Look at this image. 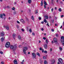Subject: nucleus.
<instances>
[{
	"label": "nucleus",
	"instance_id": "nucleus-1",
	"mask_svg": "<svg viewBox=\"0 0 64 64\" xmlns=\"http://www.w3.org/2000/svg\"><path fill=\"white\" fill-rule=\"evenodd\" d=\"M10 49H13V51L14 52L16 50V49L17 48L16 45H14V46L13 45H11L10 46Z\"/></svg>",
	"mask_w": 64,
	"mask_h": 64
},
{
	"label": "nucleus",
	"instance_id": "nucleus-2",
	"mask_svg": "<svg viewBox=\"0 0 64 64\" xmlns=\"http://www.w3.org/2000/svg\"><path fill=\"white\" fill-rule=\"evenodd\" d=\"M61 39L62 40L61 41V42L62 44V46H64V37L62 36L61 37Z\"/></svg>",
	"mask_w": 64,
	"mask_h": 64
},
{
	"label": "nucleus",
	"instance_id": "nucleus-3",
	"mask_svg": "<svg viewBox=\"0 0 64 64\" xmlns=\"http://www.w3.org/2000/svg\"><path fill=\"white\" fill-rule=\"evenodd\" d=\"M27 49H28V48H27V47L26 46L24 48L23 50V52H24V54H26V51Z\"/></svg>",
	"mask_w": 64,
	"mask_h": 64
},
{
	"label": "nucleus",
	"instance_id": "nucleus-4",
	"mask_svg": "<svg viewBox=\"0 0 64 64\" xmlns=\"http://www.w3.org/2000/svg\"><path fill=\"white\" fill-rule=\"evenodd\" d=\"M58 64H60V62L61 63V64H62L63 60L61 58H60L58 59Z\"/></svg>",
	"mask_w": 64,
	"mask_h": 64
},
{
	"label": "nucleus",
	"instance_id": "nucleus-5",
	"mask_svg": "<svg viewBox=\"0 0 64 64\" xmlns=\"http://www.w3.org/2000/svg\"><path fill=\"white\" fill-rule=\"evenodd\" d=\"M10 45V44L9 42H7L5 46L6 48H9Z\"/></svg>",
	"mask_w": 64,
	"mask_h": 64
},
{
	"label": "nucleus",
	"instance_id": "nucleus-6",
	"mask_svg": "<svg viewBox=\"0 0 64 64\" xmlns=\"http://www.w3.org/2000/svg\"><path fill=\"white\" fill-rule=\"evenodd\" d=\"M54 40L55 43H57V39L56 38H54Z\"/></svg>",
	"mask_w": 64,
	"mask_h": 64
},
{
	"label": "nucleus",
	"instance_id": "nucleus-7",
	"mask_svg": "<svg viewBox=\"0 0 64 64\" xmlns=\"http://www.w3.org/2000/svg\"><path fill=\"white\" fill-rule=\"evenodd\" d=\"M32 57H33V58H35V57L36 56V55L34 53H32Z\"/></svg>",
	"mask_w": 64,
	"mask_h": 64
},
{
	"label": "nucleus",
	"instance_id": "nucleus-8",
	"mask_svg": "<svg viewBox=\"0 0 64 64\" xmlns=\"http://www.w3.org/2000/svg\"><path fill=\"white\" fill-rule=\"evenodd\" d=\"M4 27L6 28V29L7 30H9V27L8 26H4Z\"/></svg>",
	"mask_w": 64,
	"mask_h": 64
},
{
	"label": "nucleus",
	"instance_id": "nucleus-9",
	"mask_svg": "<svg viewBox=\"0 0 64 64\" xmlns=\"http://www.w3.org/2000/svg\"><path fill=\"white\" fill-rule=\"evenodd\" d=\"M14 64H18V63H17V60H14Z\"/></svg>",
	"mask_w": 64,
	"mask_h": 64
},
{
	"label": "nucleus",
	"instance_id": "nucleus-10",
	"mask_svg": "<svg viewBox=\"0 0 64 64\" xmlns=\"http://www.w3.org/2000/svg\"><path fill=\"white\" fill-rule=\"evenodd\" d=\"M1 36H4V35H5L4 32H1Z\"/></svg>",
	"mask_w": 64,
	"mask_h": 64
},
{
	"label": "nucleus",
	"instance_id": "nucleus-11",
	"mask_svg": "<svg viewBox=\"0 0 64 64\" xmlns=\"http://www.w3.org/2000/svg\"><path fill=\"white\" fill-rule=\"evenodd\" d=\"M44 6H47V3L45 1H44Z\"/></svg>",
	"mask_w": 64,
	"mask_h": 64
},
{
	"label": "nucleus",
	"instance_id": "nucleus-12",
	"mask_svg": "<svg viewBox=\"0 0 64 64\" xmlns=\"http://www.w3.org/2000/svg\"><path fill=\"white\" fill-rule=\"evenodd\" d=\"M32 1V0H28V3H29V4H30L31 3Z\"/></svg>",
	"mask_w": 64,
	"mask_h": 64
},
{
	"label": "nucleus",
	"instance_id": "nucleus-13",
	"mask_svg": "<svg viewBox=\"0 0 64 64\" xmlns=\"http://www.w3.org/2000/svg\"><path fill=\"white\" fill-rule=\"evenodd\" d=\"M5 39V38H3L2 37L1 38V40L2 42H3V41H4V40Z\"/></svg>",
	"mask_w": 64,
	"mask_h": 64
},
{
	"label": "nucleus",
	"instance_id": "nucleus-14",
	"mask_svg": "<svg viewBox=\"0 0 64 64\" xmlns=\"http://www.w3.org/2000/svg\"><path fill=\"white\" fill-rule=\"evenodd\" d=\"M42 1H41V3H40V5L41 6H42L43 5V0H42Z\"/></svg>",
	"mask_w": 64,
	"mask_h": 64
},
{
	"label": "nucleus",
	"instance_id": "nucleus-15",
	"mask_svg": "<svg viewBox=\"0 0 64 64\" xmlns=\"http://www.w3.org/2000/svg\"><path fill=\"white\" fill-rule=\"evenodd\" d=\"M44 64H48V62L47 60H45L44 62Z\"/></svg>",
	"mask_w": 64,
	"mask_h": 64
},
{
	"label": "nucleus",
	"instance_id": "nucleus-16",
	"mask_svg": "<svg viewBox=\"0 0 64 64\" xmlns=\"http://www.w3.org/2000/svg\"><path fill=\"white\" fill-rule=\"evenodd\" d=\"M47 47V44H45L44 46V48H45V49H46Z\"/></svg>",
	"mask_w": 64,
	"mask_h": 64
},
{
	"label": "nucleus",
	"instance_id": "nucleus-17",
	"mask_svg": "<svg viewBox=\"0 0 64 64\" xmlns=\"http://www.w3.org/2000/svg\"><path fill=\"white\" fill-rule=\"evenodd\" d=\"M16 35V34H14L13 35V38L14 39H15V36Z\"/></svg>",
	"mask_w": 64,
	"mask_h": 64
},
{
	"label": "nucleus",
	"instance_id": "nucleus-18",
	"mask_svg": "<svg viewBox=\"0 0 64 64\" xmlns=\"http://www.w3.org/2000/svg\"><path fill=\"white\" fill-rule=\"evenodd\" d=\"M45 18L46 19H48V16H45Z\"/></svg>",
	"mask_w": 64,
	"mask_h": 64
},
{
	"label": "nucleus",
	"instance_id": "nucleus-19",
	"mask_svg": "<svg viewBox=\"0 0 64 64\" xmlns=\"http://www.w3.org/2000/svg\"><path fill=\"white\" fill-rule=\"evenodd\" d=\"M40 63H42L43 62V61L42 60V58H40Z\"/></svg>",
	"mask_w": 64,
	"mask_h": 64
},
{
	"label": "nucleus",
	"instance_id": "nucleus-20",
	"mask_svg": "<svg viewBox=\"0 0 64 64\" xmlns=\"http://www.w3.org/2000/svg\"><path fill=\"white\" fill-rule=\"evenodd\" d=\"M31 19L32 20H34V16H32L31 17Z\"/></svg>",
	"mask_w": 64,
	"mask_h": 64
},
{
	"label": "nucleus",
	"instance_id": "nucleus-21",
	"mask_svg": "<svg viewBox=\"0 0 64 64\" xmlns=\"http://www.w3.org/2000/svg\"><path fill=\"white\" fill-rule=\"evenodd\" d=\"M55 60H53L52 62V63L51 64H54V63H55Z\"/></svg>",
	"mask_w": 64,
	"mask_h": 64
},
{
	"label": "nucleus",
	"instance_id": "nucleus-22",
	"mask_svg": "<svg viewBox=\"0 0 64 64\" xmlns=\"http://www.w3.org/2000/svg\"><path fill=\"white\" fill-rule=\"evenodd\" d=\"M18 38L19 39V40H21V38L20 36H18Z\"/></svg>",
	"mask_w": 64,
	"mask_h": 64
},
{
	"label": "nucleus",
	"instance_id": "nucleus-23",
	"mask_svg": "<svg viewBox=\"0 0 64 64\" xmlns=\"http://www.w3.org/2000/svg\"><path fill=\"white\" fill-rule=\"evenodd\" d=\"M2 17L3 15H2V14H0V18H2Z\"/></svg>",
	"mask_w": 64,
	"mask_h": 64
},
{
	"label": "nucleus",
	"instance_id": "nucleus-24",
	"mask_svg": "<svg viewBox=\"0 0 64 64\" xmlns=\"http://www.w3.org/2000/svg\"><path fill=\"white\" fill-rule=\"evenodd\" d=\"M44 22H45V23H47V21L46 20V19H45L44 20Z\"/></svg>",
	"mask_w": 64,
	"mask_h": 64
},
{
	"label": "nucleus",
	"instance_id": "nucleus-25",
	"mask_svg": "<svg viewBox=\"0 0 64 64\" xmlns=\"http://www.w3.org/2000/svg\"><path fill=\"white\" fill-rule=\"evenodd\" d=\"M56 37H58V36H59V35H58V34H56Z\"/></svg>",
	"mask_w": 64,
	"mask_h": 64
},
{
	"label": "nucleus",
	"instance_id": "nucleus-26",
	"mask_svg": "<svg viewBox=\"0 0 64 64\" xmlns=\"http://www.w3.org/2000/svg\"><path fill=\"white\" fill-rule=\"evenodd\" d=\"M58 11H60V12H61L62 10H61V8H59L58 9Z\"/></svg>",
	"mask_w": 64,
	"mask_h": 64
},
{
	"label": "nucleus",
	"instance_id": "nucleus-27",
	"mask_svg": "<svg viewBox=\"0 0 64 64\" xmlns=\"http://www.w3.org/2000/svg\"><path fill=\"white\" fill-rule=\"evenodd\" d=\"M37 55H38V56L39 57L40 56V54L39 53H37Z\"/></svg>",
	"mask_w": 64,
	"mask_h": 64
},
{
	"label": "nucleus",
	"instance_id": "nucleus-28",
	"mask_svg": "<svg viewBox=\"0 0 64 64\" xmlns=\"http://www.w3.org/2000/svg\"><path fill=\"white\" fill-rule=\"evenodd\" d=\"M29 31L30 33H31V32H32V30H31V29H30L29 30Z\"/></svg>",
	"mask_w": 64,
	"mask_h": 64
},
{
	"label": "nucleus",
	"instance_id": "nucleus-29",
	"mask_svg": "<svg viewBox=\"0 0 64 64\" xmlns=\"http://www.w3.org/2000/svg\"><path fill=\"white\" fill-rule=\"evenodd\" d=\"M46 42L47 43V44H48V40H46Z\"/></svg>",
	"mask_w": 64,
	"mask_h": 64
},
{
	"label": "nucleus",
	"instance_id": "nucleus-30",
	"mask_svg": "<svg viewBox=\"0 0 64 64\" xmlns=\"http://www.w3.org/2000/svg\"><path fill=\"white\" fill-rule=\"evenodd\" d=\"M59 49H60V50L61 51H62V48H61L60 47L59 48Z\"/></svg>",
	"mask_w": 64,
	"mask_h": 64
},
{
	"label": "nucleus",
	"instance_id": "nucleus-31",
	"mask_svg": "<svg viewBox=\"0 0 64 64\" xmlns=\"http://www.w3.org/2000/svg\"><path fill=\"white\" fill-rule=\"evenodd\" d=\"M43 58L44 59H46V57L45 56H44Z\"/></svg>",
	"mask_w": 64,
	"mask_h": 64
},
{
	"label": "nucleus",
	"instance_id": "nucleus-32",
	"mask_svg": "<svg viewBox=\"0 0 64 64\" xmlns=\"http://www.w3.org/2000/svg\"><path fill=\"white\" fill-rule=\"evenodd\" d=\"M52 23H54V20H52Z\"/></svg>",
	"mask_w": 64,
	"mask_h": 64
},
{
	"label": "nucleus",
	"instance_id": "nucleus-33",
	"mask_svg": "<svg viewBox=\"0 0 64 64\" xmlns=\"http://www.w3.org/2000/svg\"><path fill=\"white\" fill-rule=\"evenodd\" d=\"M16 27L17 28H19V26L18 25H17L16 26Z\"/></svg>",
	"mask_w": 64,
	"mask_h": 64
},
{
	"label": "nucleus",
	"instance_id": "nucleus-34",
	"mask_svg": "<svg viewBox=\"0 0 64 64\" xmlns=\"http://www.w3.org/2000/svg\"><path fill=\"white\" fill-rule=\"evenodd\" d=\"M44 53H46V54H47V51H46V50H45L44 51Z\"/></svg>",
	"mask_w": 64,
	"mask_h": 64
},
{
	"label": "nucleus",
	"instance_id": "nucleus-35",
	"mask_svg": "<svg viewBox=\"0 0 64 64\" xmlns=\"http://www.w3.org/2000/svg\"><path fill=\"white\" fill-rule=\"evenodd\" d=\"M22 22H23V21H24V20H23V19H21L20 20Z\"/></svg>",
	"mask_w": 64,
	"mask_h": 64
},
{
	"label": "nucleus",
	"instance_id": "nucleus-36",
	"mask_svg": "<svg viewBox=\"0 0 64 64\" xmlns=\"http://www.w3.org/2000/svg\"><path fill=\"white\" fill-rule=\"evenodd\" d=\"M0 53L1 54H3V52H0Z\"/></svg>",
	"mask_w": 64,
	"mask_h": 64
},
{
	"label": "nucleus",
	"instance_id": "nucleus-37",
	"mask_svg": "<svg viewBox=\"0 0 64 64\" xmlns=\"http://www.w3.org/2000/svg\"><path fill=\"white\" fill-rule=\"evenodd\" d=\"M39 20H41V18L40 17L38 18Z\"/></svg>",
	"mask_w": 64,
	"mask_h": 64
},
{
	"label": "nucleus",
	"instance_id": "nucleus-38",
	"mask_svg": "<svg viewBox=\"0 0 64 64\" xmlns=\"http://www.w3.org/2000/svg\"><path fill=\"white\" fill-rule=\"evenodd\" d=\"M12 9L13 10H15V8H14L13 7L12 8Z\"/></svg>",
	"mask_w": 64,
	"mask_h": 64
},
{
	"label": "nucleus",
	"instance_id": "nucleus-39",
	"mask_svg": "<svg viewBox=\"0 0 64 64\" xmlns=\"http://www.w3.org/2000/svg\"><path fill=\"white\" fill-rule=\"evenodd\" d=\"M38 10H36V12H35L36 14H37V13H38V12L37 11Z\"/></svg>",
	"mask_w": 64,
	"mask_h": 64
},
{
	"label": "nucleus",
	"instance_id": "nucleus-40",
	"mask_svg": "<svg viewBox=\"0 0 64 64\" xmlns=\"http://www.w3.org/2000/svg\"><path fill=\"white\" fill-rule=\"evenodd\" d=\"M32 35L33 36L35 35V34H34V32H33L32 33Z\"/></svg>",
	"mask_w": 64,
	"mask_h": 64
},
{
	"label": "nucleus",
	"instance_id": "nucleus-41",
	"mask_svg": "<svg viewBox=\"0 0 64 64\" xmlns=\"http://www.w3.org/2000/svg\"><path fill=\"white\" fill-rule=\"evenodd\" d=\"M52 48H50V52H51V51H52Z\"/></svg>",
	"mask_w": 64,
	"mask_h": 64
},
{
	"label": "nucleus",
	"instance_id": "nucleus-42",
	"mask_svg": "<svg viewBox=\"0 0 64 64\" xmlns=\"http://www.w3.org/2000/svg\"><path fill=\"white\" fill-rule=\"evenodd\" d=\"M22 31H23V32H24V30H23V29L22 28Z\"/></svg>",
	"mask_w": 64,
	"mask_h": 64
},
{
	"label": "nucleus",
	"instance_id": "nucleus-43",
	"mask_svg": "<svg viewBox=\"0 0 64 64\" xmlns=\"http://www.w3.org/2000/svg\"><path fill=\"white\" fill-rule=\"evenodd\" d=\"M7 7L8 9H10V7L9 6H8Z\"/></svg>",
	"mask_w": 64,
	"mask_h": 64
},
{
	"label": "nucleus",
	"instance_id": "nucleus-44",
	"mask_svg": "<svg viewBox=\"0 0 64 64\" xmlns=\"http://www.w3.org/2000/svg\"><path fill=\"white\" fill-rule=\"evenodd\" d=\"M17 22L18 23V24H20V22H19L17 20Z\"/></svg>",
	"mask_w": 64,
	"mask_h": 64
},
{
	"label": "nucleus",
	"instance_id": "nucleus-45",
	"mask_svg": "<svg viewBox=\"0 0 64 64\" xmlns=\"http://www.w3.org/2000/svg\"><path fill=\"white\" fill-rule=\"evenodd\" d=\"M63 16H64L63 15H62L61 16V17L62 18H63Z\"/></svg>",
	"mask_w": 64,
	"mask_h": 64
},
{
	"label": "nucleus",
	"instance_id": "nucleus-46",
	"mask_svg": "<svg viewBox=\"0 0 64 64\" xmlns=\"http://www.w3.org/2000/svg\"><path fill=\"white\" fill-rule=\"evenodd\" d=\"M43 39H44V40H45V39H46V38L45 37H44L43 38Z\"/></svg>",
	"mask_w": 64,
	"mask_h": 64
},
{
	"label": "nucleus",
	"instance_id": "nucleus-47",
	"mask_svg": "<svg viewBox=\"0 0 64 64\" xmlns=\"http://www.w3.org/2000/svg\"><path fill=\"white\" fill-rule=\"evenodd\" d=\"M41 30L42 31H44V29H43V28H42Z\"/></svg>",
	"mask_w": 64,
	"mask_h": 64
},
{
	"label": "nucleus",
	"instance_id": "nucleus-48",
	"mask_svg": "<svg viewBox=\"0 0 64 64\" xmlns=\"http://www.w3.org/2000/svg\"><path fill=\"white\" fill-rule=\"evenodd\" d=\"M44 52V50L43 49H42V52Z\"/></svg>",
	"mask_w": 64,
	"mask_h": 64
},
{
	"label": "nucleus",
	"instance_id": "nucleus-49",
	"mask_svg": "<svg viewBox=\"0 0 64 64\" xmlns=\"http://www.w3.org/2000/svg\"><path fill=\"white\" fill-rule=\"evenodd\" d=\"M51 11H52V12H53V8L52 9Z\"/></svg>",
	"mask_w": 64,
	"mask_h": 64
},
{
	"label": "nucleus",
	"instance_id": "nucleus-50",
	"mask_svg": "<svg viewBox=\"0 0 64 64\" xmlns=\"http://www.w3.org/2000/svg\"><path fill=\"white\" fill-rule=\"evenodd\" d=\"M39 49H40V50H42V48H40Z\"/></svg>",
	"mask_w": 64,
	"mask_h": 64
},
{
	"label": "nucleus",
	"instance_id": "nucleus-51",
	"mask_svg": "<svg viewBox=\"0 0 64 64\" xmlns=\"http://www.w3.org/2000/svg\"><path fill=\"white\" fill-rule=\"evenodd\" d=\"M1 64H4V62H1Z\"/></svg>",
	"mask_w": 64,
	"mask_h": 64
},
{
	"label": "nucleus",
	"instance_id": "nucleus-52",
	"mask_svg": "<svg viewBox=\"0 0 64 64\" xmlns=\"http://www.w3.org/2000/svg\"><path fill=\"white\" fill-rule=\"evenodd\" d=\"M23 23H25V21L24 20V21L22 22Z\"/></svg>",
	"mask_w": 64,
	"mask_h": 64
},
{
	"label": "nucleus",
	"instance_id": "nucleus-53",
	"mask_svg": "<svg viewBox=\"0 0 64 64\" xmlns=\"http://www.w3.org/2000/svg\"><path fill=\"white\" fill-rule=\"evenodd\" d=\"M14 55H15V54H16V52H14Z\"/></svg>",
	"mask_w": 64,
	"mask_h": 64
},
{
	"label": "nucleus",
	"instance_id": "nucleus-54",
	"mask_svg": "<svg viewBox=\"0 0 64 64\" xmlns=\"http://www.w3.org/2000/svg\"><path fill=\"white\" fill-rule=\"evenodd\" d=\"M52 32H54V30L53 29L52 30Z\"/></svg>",
	"mask_w": 64,
	"mask_h": 64
},
{
	"label": "nucleus",
	"instance_id": "nucleus-55",
	"mask_svg": "<svg viewBox=\"0 0 64 64\" xmlns=\"http://www.w3.org/2000/svg\"><path fill=\"white\" fill-rule=\"evenodd\" d=\"M2 14L3 15V16H5V14Z\"/></svg>",
	"mask_w": 64,
	"mask_h": 64
},
{
	"label": "nucleus",
	"instance_id": "nucleus-56",
	"mask_svg": "<svg viewBox=\"0 0 64 64\" xmlns=\"http://www.w3.org/2000/svg\"><path fill=\"white\" fill-rule=\"evenodd\" d=\"M44 22H41V23H42V24H44Z\"/></svg>",
	"mask_w": 64,
	"mask_h": 64
},
{
	"label": "nucleus",
	"instance_id": "nucleus-57",
	"mask_svg": "<svg viewBox=\"0 0 64 64\" xmlns=\"http://www.w3.org/2000/svg\"><path fill=\"white\" fill-rule=\"evenodd\" d=\"M16 12H14V14H16Z\"/></svg>",
	"mask_w": 64,
	"mask_h": 64
},
{
	"label": "nucleus",
	"instance_id": "nucleus-58",
	"mask_svg": "<svg viewBox=\"0 0 64 64\" xmlns=\"http://www.w3.org/2000/svg\"><path fill=\"white\" fill-rule=\"evenodd\" d=\"M53 1H54V0H52V3H53Z\"/></svg>",
	"mask_w": 64,
	"mask_h": 64
},
{
	"label": "nucleus",
	"instance_id": "nucleus-59",
	"mask_svg": "<svg viewBox=\"0 0 64 64\" xmlns=\"http://www.w3.org/2000/svg\"><path fill=\"white\" fill-rule=\"evenodd\" d=\"M20 63H21V64H23V62H20Z\"/></svg>",
	"mask_w": 64,
	"mask_h": 64
},
{
	"label": "nucleus",
	"instance_id": "nucleus-60",
	"mask_svg": "<svg viewBox=\"0 0 64 64\" xmlns=\"http://www.w3.org/2000/svg\"><path fill=\"white\" fill-rule=\"evenodd\" d=\"M44 8H46V6H45L44 5Z\"/></svg>",
	"mask_w": 64,
	"mask_h": 64
},
{
	"label": "nucleus",
	"instance_id": "nucleus-61",
	"mask_svg": "<svg viewBox=\"0 0 64 64\" xmlns=\"http://www.w3.org/2000/svg\"><path fill=\"white\" fill-rule=\"evenodd\" d=\"M62 27V26H61L60 28V29H61Z\"/></svg>",
	"mask_w": 64,
	"mask_h": 64
},
{
	"label": "nucleus",
	"instance_id": "nucleus-62",
	"mask_svg": "<svg viewBox=\"0 0 64 64\" xmlns=\"http://www.w3.org/2000/svg\"><path fill=\"white\" fill-rule=\"evenodd\" d=\"M46 25H48V26H49V24H48V23H47Z\"/></svg>",
	"mask_w": 64,
	"mask_h": 64
},
{
	"label": "nucleus",
	"instance_id": "nucleus-63",
	"mask_svg": "<svg viewBox=\"0 0 64 64\" xmlns=\"http://www.w3.org/2000/svg\"><path fill=\"white\" fill-rule=\"evenodd\" d=\"M55 26H57V24H55Z\"/></svg>",
	"mask_w": 64,
	"mask_h": 64
},
{
	"label": "nucleus",
	"instance_id": "nucleus-64",
	"mask_svg": "<svg viewBox=\"0 0 64 64\" xmlns=\"http://www.w3.org/2000/svg\"><path fill=\"white\" fill-rule=\"evenodd\" d=\"M29 12H31V10H29Z\"/></svg>",
	"mask_w": 64,
	"mask_h": 64
}]
</instances>
